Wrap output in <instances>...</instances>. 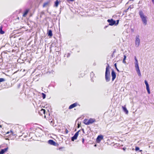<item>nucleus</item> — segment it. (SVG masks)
<instances>
[{
	"mask_svg": "<svg viewBox=\"0 0 154 154\" xmlns=\"http://www.w3.org/2000/svg\"><path fill=\"white\" fill-rule=\"evenodd\" d=\"M139 14L143 24L144 25H146L147 24V17L145 16L143 11L141 10H140L139 12Z\"/></svg>",
	"mask_w": 154,
	"mask_h": 154,
	"instance_id": "1",
	"label": "nucleus"
},
{
	"mask_svg": "<svg viewBox=\"0 0 154 154\" xmlns=\"http://www.w3.org/2000/svg\"><path fill=\"white\" fill-rule=\"evenodd\" d=\"M105 79L107 82H109L110 80V75L109 64H108L106 67L105 73Z\"/></svg>",
	"mask_w": 154,
	"mask_h": 154,
	"instance_id": "2",
	"label": "nucleus"
},
{
	"mask_svg": "<svg viewBox=\"0 0 154 154\" xmlns=\"http://www.w3.org/2000/svg\"><path fill=\"white\" fill-rule=\"evenodd\" d=\"M134 60H135V62L134 63L136 71L138 75L140 77L141 76V74L138 66V61L136 56L134 57Z\"/></svg>",
	"mask_w": 154,
	"mask_h": 154,
	"instance_id": "3",
	"label": "nucleus"
},
{
	"mask_svg": "<svg viewBox=\"0 0 154 154\" xmlns=\"http://www.w3.org/2000/svg\"><path fill=\"white\" fill-rule=\"evenodd\" d=\"M139 37V35H137L136 36L135 40V46L136 47H138L140 44V40Z\"/></svg>",
	"mask_w": 154,
	"mask_h": 154,
	"instance_id": "4",
	"label": "nucleus"
},
{
	"mask_svg": "<svg viewBox=\"0 0 154 154\" xmlns=\"http://www.w3.org/2000/svg\"><path fill=\"white\" fill-rule=\"evenodd\" d=\"M80 130H79L74 135L71 137V140L72 141H74L75 140H76L78 136L79 132L80 131Z\"/></svg>",
	"mask_w": 154,
	"mask_h": 154,
	"instance_id": "5",
	"label": "nucleus"
},
{
	"mask_svg": "<svg viewBox=\"0 0 154 154\" xmlns=\"http://www.w3.org/2000/svg\"><path fill=\"white\" fill-rule=\"evenodd\" d=\"M45 109H42L39 112L38 114L40 115H42L43 114L44 115V118H46V116L45 114Z\"/></svg>",
	"mask_w": 154,
	"mask_h": 154,
	"instance_id": "6",
	"label": "nucleus"
},
{
	"mask_svg": "<svg viewBox=\"0 0 154 154\" xmlns=\"http://www.w3.org/2000/svg\"><path fill=\"white\" fill-rule=\"evenodd\" d=\"M107 21L109 23V25L110 26H112L116 23V21L112 19H108Z\"/></svg>",
	"mask_w": 154,
	"mask_h": 154,
	"instance_id": "7",
	"label": "nucleus"
},
{
	"mask_svg": "<svg viewBox=\"0 0 154 154\" xmlns=\"http://www.w3.org/2000/svg\"><path fill=\"white\" fill-rule=\"evenodd\" d=\"M103 139V136L101 135H99L98 136L97 139L96 141L97 143H99L100 141Z\"/></svg>",
	"mask_w": 154,
	"mask_h": 154,
	"instance_id": "8",
	"label": "nucleus"
},
{
	"mask_svg": "<svg viewBox=\"0 0 154 154\" xmlns=\"http://www.w3.org/2000/svg\"><path fill=\"white\" fill-rule=\"evenodd\" d=\"M111 75L112 76V81H113L114 80L116 77V73L113 70L112 71Z\"/></svg>",
	"mask_w": 154,
	"mask_h": 154,
	"instance_id": "9",
	"label": "nucleus"
},
{
	"mask_svg": "<svg viewBox=\"0 0 154 154\" xmlns=\"http://www.w3.org/2000/svg\"><path fill=\"white\" fill-rule=\"evenodd\" d=\"M29 11V8L26 9L24 11L23 14V17H26Z\"/></svg>",
	"mask_w": 154,
	"mask_h": 154,
	"instance_id": "10",
	"label": "nucleus"
},
{
	"mask_svg": "<svg viewBox=\"0 0 154 154\" xmlns=\"http://www.w3.org/2000/svg\"><path fill=\"white\" fill-rule=\"evenodd\" d=\"M77 105V103H74L71 105L69 107V109H71L72 108L75 107Z\"/></svg>",
	"mask_w": 154,
	"mask_h": 154,
	"instance_id": "11",
	"label": "nucleus"
},
{
	"mask_svg": "<svg viewBox=\"0 0 154 154\" xmlns=\"http://www.w3.org/2000/svg\"><path fill=\"white\" fill-rule=\"evenodd\" d=\"M48 143L51 145L55 146L56 143L53 140H50L48 141Z\"/></svg>",
	"mask_w": 154,
	"mask_h": 154,
	"instance_id": "12",
	"label": "nucleus"
},
{
	"mask_svg": "<svg viewBox=\"0 0 154 154\" xmlns=\"http://www.w3.org/2000/svg\"><path fill=\"white\" fill-rule=\"evenodd\" d=\"M8 149V147H7L4 149H2L0 151V154H3Z\"/></svg>",
	"mask_w": 154,
	"mask_h": 154,
	"instance_id": "13",
	"label": "nucleus"
},
{
	"mask_svg": "<svg viewBox=\"0 0 154 154\" xmlns=\"http://www.w3.org/2000/svg\"><path fill=\"white\" fill-rule=\"evenodd\" d=\"M96 121V120L94 119H90L88 120V123L89 122V124H92Z\"/></svg>",
	"mask_w": 154,
	"mask_h": 154,
	"instance_id": "14",
	"label": "nucleus"
},
{
	"mask_svg": "<svg viewBox=\"0 0 154 154\" xmlns=\"http://www.w3.org/2000/svg\"><path fill=\"white\" fill-rule=\"evenodd\" d=\"M122 108L123 110V111L126 114H128V112L126 107L125 106H122Z\"/></svg>",
	"mask_w": 154,
	"mask_h": 154,
	"instance_id": "15",
	"label": "nucleus"
},
{
	"mask_svg": "<svg viewBox=\"0 0 154 154\" xmlns=\"http://www.w3.org/2000/svg\"><path fill=\"white\" fill-rule=\"evenodd\" d=\"M48 34V36L51 37L53 35L52 30H49Z\"/></svg>",
	"mask_w": 154,
	"mask_h": 154,
	"instance_id": "16",
	"label": "nucleus"
},
{
	"mask_svg": "<svg viewBox=\"0 0 154 154\" xmlns=\"http://www.w3.org/2000/svg\"><path fill=\"white\" fill-rule=\"evenodd\" d=\"M49 2H47L44 3L43 5V7H45L48 6L49 4Z\"/></svg>",
	"mask_w": 154,
	"mask_h": 154,
	"instance_id": "17",
	"label": "nucleus"
},
{
	"mask_svg": "<svg viewBox=\"0 0 154 154\" xmlns=\"http://www.w3.org/2000/svg\"><path fill=\"white\" fill-rule=\"evenodd\" d=\"M146 86V89L148 93V94H149L150 93V91L149 86L148 85V86Z\"/></svg>",
	"mask_w": 154,
	"mask_h": 154,
	"instance_id": "18",
	"label": "nucleus"
},
{
	"mask_svg": "<svg viewBox=\"0 0 154 154\" xmlns=\"http://www.w3.org/2000/svg\"><path fill=\"white\" fill-rule=\"evenodd\" d=\"M90 75H91V77L92 78L91 79V81L93 82L94 81L93 80V78L94 75V73L93 72H91V73Z\"/></svg>",
	"mask_w": 154,
	"mask_h": 154,
	"instance_id": "19",
	"label": "nucleus"
},
{
	"mask_svg": "<svg viewBox=\"0 0 154 154\" xmlns=\"http://www.w3.org/2000/svg\"><path fill=\"white\" fill-rule=\"evenodd\" d=\"M84 123L86 125H89L90 124L89 122L88 123V120L85 119Z\"/></svg>",
	"mask_w": 154,
	"mask_h": 154,
	"instance_id": "20",
	"label": "nucleus"
},
{
	"mask_svg": "<svg viewBox=\"0 0 154 154\" xmlns=\"http://www.w3.org/2000/svg\"><path fill=\"white\" fill-rule=\"evenodd\" d=\"M5 32L2 30V26H0V34H1L4 33Z\"/></svg>",
	"mask_w": 154,
	"mask_h": 154,
	"instance_id": "21",
	"label": "nucleus"
},
{
	"mask_svg": "<svg viewBox=\"0 0 154 154\" xmlns=\"http://www.w3.org/2000/svg\"><path fill=\"white\" fill-rule=\"evenodd\" d=\"M59 3V2L58 1V0H57V1L55 2L54 5L56 7H57Z\"/></svg>",
	"mask_w": 154,
	"mask_h": 154,
	"instance_id": "22",
	"label": "nucleus"
},
{
	"mask_svg": "<svg viewBox=\"0 0 154 154\" xmlns=\"http://www.w3.org/2000/svg\"><path fill=\"white\" fill-rule=\"evenodd\" d=\"M124 58L123 59V62L124 63H126V62L125 61V60L126 59V56L125 55H124Z\"/></svg>",
	"mask_w": 154,
	"mask_h": 154,
	"instance_id": "23",
	"label": "nucleus"
},
{
	"mask_svg": "<svg viewBox=\"0 0 154 154\" xmlns=\"http://www.w3.org/2000/svg\"><path fill=\"white\" fill-rule=\"evenodd\" d=\"M42 97L43 98V99H45V98L46 95L44 93H42Z\"/></svg>",
	"mask_w": 154,
	"mask_h": 154,
	"instance_id": "24",
	"label": "nucleus"
},
{
	"mask_svg": "<svg viewBox=\"0 0 154 154\" xmlns=\"http://www.w3.org/2000/svg\"><path fill=\"white\" fill-rule=\"evenodd\" d=\"M50 123L51 125L54 126V120H53L52 121H51V122H50Z\"/></svg>",
	"mask_w": 154,
	"mask_h": 154,
	"instance_id": "25",
	"label": "nucleus"
},
{
	"mask_svg": "<svg viewBox=\"0 0 154 154\" xmlns=\"http://www.w3.org/2000/svg\"><path fill=\"white\" fill-rule=\"evenodd\" d=\"M45 14V12H44L42 11L41 13H40V17H42V15H43Z\"/></svg>",
	"mask_w": 154,
	"mask_h": 154,
	"instance_id": "26",
	"label": "nucleus"
},
{
	"mask_svg": "<svg viewBox=\"0 0 154 154\" xmlns=\"http://www.w3.org/2000/svg\"><path fill=\"white\" fill-rule=\"evenodd\" d=\"M144 83L146 85V86L149 85L148 83L147 82V81L146 80H145L144 81Z\"/></svg>",
	"mask_w": 154,
	"mask_h": 154,
	"instance_id": "27",
	"label": "nucleus"
},
{
	"mask_svg": "<svg viewBox=\"0 0 154 154\" xmlns=\"http://www.w3.org/2000/svg\"><path fill=\"white\" fill-rule=\"evenodd\" d=\"M5 81V79L4 78H0V82H4Z\"/></svg>",
	"mask_w": 154,
	"mask_h": 154,
	"instance_id": "28",
	"label": "nucleus"
},
{
	"mask_svg": "<svg viewBox=\"0 0 154 154\" xmlns=\"http://www.w3.org/2000/svg\"><path fill=\"white\" fill-rule=\"evenodd\" d=\"M139 149V148L138 147L136 146L135 147V150L136 151H137Z\"/></svg>",
	"mask_w": 154,
	"mask_h": 154,
	"instance_id": "29",
	"label": "nucleus"
},
{
	"mask_svg": "<svg viewBox=\"0 0 154 154\" xmlns=\"http://www.w3.org/2000/svg\"><path fill=\"white\" fill-rule=\"evenodd\" d=\"M70 53H68L67 54V57L68 58L70 56Z\"/></svg>",
	"mask_w": 154,
	"mask_h": 154,
	"instance_id": "30",
	"label": "nucleus"
},
{
	"mask_svg": "<svg viewBox=\"0 0 154 154\" xmlns=\"http://www.w3.org/2000/svg\"><path fill=\"white\" fill-rule=\"evenodd\" d=\"M21 84H20V83H19V84H18V85H17V88H20V86H21Z\"/></svg>",
	"mask_w": 154,
	"mask_h": 154,
	"instance_id": "31",
	"label": "nucleus"
},
{
	"mask_svg": "<svg viewBox=\"0 0 154 154\" xmlns=\"http://www.w3.org/2000/svg\"><path fill=\"white\" fill-rule=\"evenodd\" d=\"M65 132L66 134H67L68 132V131L67 129H66L65 130Z\"/></svg>",
	"mask_w": 154,
	"mask_h": 154,
	"instance_id": "32",
	"label": "nucleus"
},
{
	"mask_svg": "<svg viewBox=\"0 0 154 154\" xmlns=\"http://www.w3.org/2000/svg\"><path fill=\"white\" fill-rule=\"evenodd\" d=\"M116 69V70H117V71L119 72H120V71H119V69H118V68H117V67H115Z\"/></svg>",
	"mask_w": 154,
	"mask_h": 154,
	"instance_id": "33",
	"label": "nucleus"
},
{
	"mask_svg": "<svg viewBox=\"0 0 154 154\" xmlns=\"http://www.w3.org/2000/svg\"><path fill=\"white\" fill-rule=\"evenodd\" d=\"M119 20H117V23H115V25H117V24H118L119 23Z\"/></svg>",
	"mask_w": 154,
	"mask_h": 154,
	"instance_id": "34",
	"label": "nucleus"
},
{
	"mask_svg": "<svg viewBox=\"0 0 154 154\" xmlns=\"http://www.w3.org/2000/svg\"><path fill=\"white\" fill-rule=\"evenodd\" d=\"M53 120V119H50L49 120V121L50 122H51V121H52Z\"/></svg>",
	"mask_w": 154,
	"mask_h": 154,
	"instance_id": "35",
	"label": "nucleus"
},
{
	"mask_svg": "<svg viewBox=\"0 0 154 154\" xmlns=\"http://www.w3.org/2000/svg\"><path fill=\"white\" fill-rule=\"evenodd\" d=\"M114 66L115 67H117V64L116 63L114 64Z\"/></svg>",
	"mask_w": 154,
	"mask_h": 154,
	"instance_id": "36",
	"label": "nucleus"
},
{
	"mask_svg": "<svg viewBox=\"0 0 154 154\" xmlns=\"http://www.w3.org/2000/svg\"><path fill=\"white\" fill-rule=\"evenodd\" d=\"M75 0H67V1H71V2H73V1H74Z\"/></svg>",
	"mask_w": 154,
	"mask_h": 154,
	"instance_id": "37",
	"label": "nucleus"
},
{
	"mask_svg": "<svg viewBox=\"0 0 154 154\" xmlns=\"http://www.w3.org/2000/svg\"><path fill=\"white\" fill-rule=\"evenodd\" d=\"M82 143H84V139L83 138L82 139Z\"/></svg>",
	"mask_w": 154,
	"mask_h": 154,
	"instance_id": "38",
	"label": "nucleus"
},
{
	"mask_svg": "<svg viewBox=\"0 0 154 154\" xmlns=\"http://www.w3.org/2000/svg\"><path fill=\"white\" fill-rule=\"evenodd\" d=\"M152 2L153 3V4H154V0H152Z\"/></svg>",
	"mask_w": 154,
	"mask_h": 154,
	"instance_id": "39",
	"label": "nucleus"
},
{
	"mask_svg": "<svg viewBox=\"0 0 154 154\" xmlns=\"http://www.w3.org/2000/svg\"><path fill=\"white\" fill-rule=\"evenodd\" d=\"M82 130L83 131V132L84 133V129H82Z\"/></svg>",
	"mask_w": 154,
	"mask_h": 154,
	"instance_id": "40",
	"label": "nucleus"
},
{
	"mask_svg": "<svg viewBox=\"0 0 154 154\" xmlns=\"http://www.w3.org/2000/svg\"><path fill=\"white\" fill-rule=\"evenodd\" d=\"M80 125L79 124H78V128H79V127H80Z\"/></svg>",
	"mask_w": 154,
	"mask_h": 154,
	"instance_id": "41",
	"label": "nucleus"
},
{
	"mask_svg": "<svg viewBox=\"0 0 154 154\" xmlns=\"http://www.w3.org/2000/svg\"><path fill=\"white\" fill-rule=\"evenodd\" d=\"M9 132H8L7 133H6V134H8L9 133Z\"/></svg>",
	"mask_w": 154,
	"mask_h": 154,
	"instance_id": "42",
	"label": "nucleus"
},
{
	"mask_svg": "<svg viewBox=\"0 0 154 154\" xmlns=\"http://www.w3.org/2000/svg\"><path fill=\"white\" fill-rule=\"evenodd\" d=\"M115 52H116V51H114L113 52V53H114Z\"/></svg>",
	"mask_w": 154,
	"mask_h": 154,
	"instance_id": "43",
	"label": "nucleus"
},
{
	"mask_svg": "<svg viewBox=\"0 0 154 154\" xmlns=\"http://www.w3.org/2000/svg\"><path fill=\"white\" fill-rule=\"evenodd\" d=\"M11 133H12H12H13V132H12V131H11Z\"/></svg>",
	"mask_w": 154,
	"mask_h": 154,
	"instance_id": "44",
	"label": "nucleus"
},
{
	"mask_svg": "<svg viewBox=\"0 0 154 154\" xmlns=\"http://www.w3.org/2000/svg\"><path fill=\"white\" fill-rule=\"evenodd\" d=\"M96 146V144H95V145H94V146Z\"/></svg>",
	"mask_w": 154,
	"mask_h": 154,
	"instance_id": "45",
	"label": "nucleus"
}]
</instances>
